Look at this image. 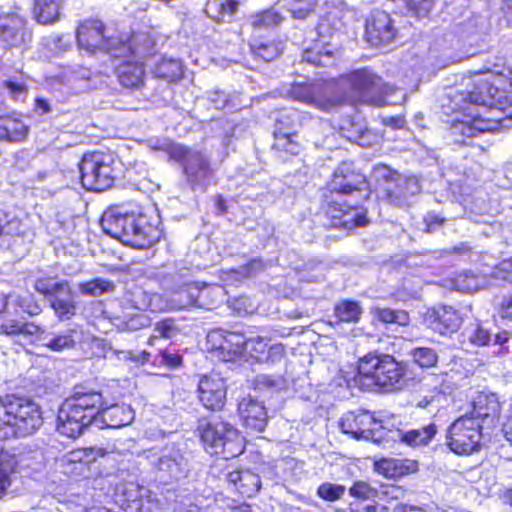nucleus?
I'll return each instance as SVG.
<instances>
[{"instance_id":"obj_1","label":"nucleus","mask_w":512,"mask_h":512,"mask_svg":"<svg viewBox=\"0 0 512 512\" xmlns=\"http://www.w3.org/2000/svg\"><path fill=\"white\" fill-rule=\"evenodd\" d=\"M365 192L364 200L372 194L368 175L351 159L340 161L321 189L318 215L328 230L350 233L370 224L369 210L354 195Z\"/></svg>"},{"instance_id":"obj_2","label":"nucleus","mask_w":512,"mask_h":512,"mask_svg":"<svg viewBox=\"0 0 512 512\" xmlns=\"http://www.w3.org/2000/svg\"><path fill=\"white\" fill-rule=\"evenodd\" d=\"M157 213L138 205L110 206L102 215L103 231L122 244L135 249H148L160 241L163 230Z\"/></svg>"},{"instance_id":"obj_3","label":"nucleus","mask_w":512,"mask_h":512,"mask_svg":"<svg viewBox=\"0 0 512 512\" xmlns=\"http://www.w3.org/2000/svg\"><path fill=\"white\" fill-rule=\"evenodd\" d=\"M410 374L407 361L371 350L356 360L352 381L363 392L394 393L410 386Z\"/></svg>"},{"instance_id":"obj_4","label":"nucleus","mask_w":512,"mask_h":512,"mask_svg":"<svg viewBox=\"0 0 512 512\" xmlns=\"http://www.w3.org/2000/svg\"><path fill=\"white\" fill-rule=\"evenodd\" d=\"M144 37L141 33H120L107 35V26L99 18H86L79 21L76 29V42L88 54L105 52L113 57L136 55Z\"/></svg>"},{"instance_id":"obj_5","label":"nucleus","mask_w":512,"mask_h":512,"mask_svg":"<svg viewBox=\"0 0 512 512\" xmlns=\"http://www.w3.org/2000/svg\"><path fill=\"white\" fill-rule=\"evenodd\" d=\"M203 449L215 456L232 459L245 451V439L229 421L218 416L198 418L194 430Z\"/></svg>"},{"instance_id":"obj_6","label":"nucleus","mask_w":512,"mask_h":512,"mask_svg":"<svg viewBox=\"0 0 512 512\" xmlns=\"http://www.w3.org/2000/svg\"><path fill=\"white\" fill-rule=\"evenodd\" d=\"M464 102L479 106H512V76L488 70L474 73L463 97Z\"/></svg>"},{"instance_id":"obj_7","label":"nucleus","mask_w":512,"mask_h":512,"mask_svg":"<svg viewBox=\"0 0 512 512\" xmlns=\"http://www.w3.org/2000/svg\"><path fill=\"white\" fill-rule=\"evenodd\" d=\"M42 424V413L32 399L16 394L0 396V427H12L31 434Z\"/></svg>"},{"instance_id":"obj_8","label":"nucleus","mask_w":512,"mask_h":512,"mask_svg":"<svg viewBox=\"0 0 512 512\" xmlns=\"http://www.w3.org/2000/svg\"><path fill=\"white\" fill-rule=\"evenodd\" d=\"M113 157L102 151L85 152L78 162L79 179L87 191L101 192L111 188L117 177Z\"/></svg>"},{"instance_id":"obj_9","label":"nucleus","mask_w":512,"mask_h":512,"mask_svg":"<svg viewBox=\"0 0 512 512\" xmlns=\"http://www.w3.org/2000/svg\"><path fill=\"white\" fill-rule=\"evenodd\" d=\"M341 80L354 103H378L388 91L383 78L369 67L351 70L343 74Z\"/></svg>"},{"instance_id":"obj_10","label":"nucleus","mask_w":512,"mask_h":512,"mask_svg":"<svg viewBox=\"0 0 512 512\" xmlns=\"http://www.w3.org/2000/svg\"><path fill=\"white\" fill-rule=\"evenodd\" d=\"M482 438V424L471 415L462 414L448 426L445 443L454 454L467 456L480 451Z\"/></svg>"},{"instance_id":"obj_11","label":"nucleus","mask_w":512,"mask_h":512,"mask_svg":"<svg viewBox=\"0 0 512 512\" xmlns=\"http://www.w3.org/2000/svg\"><path fill=\"white\" fill-rule=\"evenodd\" d=\"M34 289L49 301L50 308L60 321L76 315L77 305L71 298L73 292L68 280L55 281L52 276H41L34 282Z\"/></svg>"},{"instance_id":"obj_12","label":"nucleus","mask_w":512,"mask_h":512,"mask_svg":"<svg viewBox=\"0 0 512 512\" xmlns=\"http://www.w3.org/2000/svg\"><path fill=\"white\" fill-rule=\"evenodd\" d=\"M57 419L59 433L75 439L94 421L98 420V416L67 398L58 412Z\"/></svg>"},{"instance_id":"obj_13","label":"nucleus","mask_w":512,"mask_h":512,"mask_svg":"<svg viewBox=\"0 0 512 512\" xmlns=\"http://www.w3.org/2000/svg\"><path fill=\"white\" fill-rule=\"evenodd\" d=\"M289 93L294 100L324 112L336 109L344 102L341 97L331 96L325 85L314 82L294 83L291 85Z\"/></svg>"},{"instance_id":"obj_14","label":"nucleus","mask_w":512,"mask_h":512,"mask_svg":"<svg viewBox=\"0 0 512 512\" xmlns=\"http://www.w3.org/2000/svg\"><path fill=\"white\" fill-rule=\"evenodd\" d=\"M143 42L139 46L136 55L122 56L121 59L113 68V73L119 85L126 90L135 91L141 90L146 85L147 78V65L144 60L137 58L140 54L141 47L148 40L145 34Z\"/></svg>"},{"instance_id":"obj_15","label":"nucleus","mask_w":512,"mask_h":512,"mask_svg":"<svg viewBox=\"0 0 512 512\" xmlns=\"http://www.w3.org/2000/svg\"><path fill=\"white\" fill-rule=\"evenodd\" d=\"M210 350L218 352L223 361H234L244 355L247 346L254 341L246 339L240 332H232L224 329H213L207 335Z\"/></svg>"},{"instance_id":"obj_16","label":"nucleus","mask_w":512,"mask_h":512,"mask_svg":"<svg viewBox=\"0 0 512 512\" xmlns=\"http://www.w3.org/2000/svg\"><path fill=\"white\" fill-rule=\"evenodd\" d=\"M468 407V411L464 414L471 415L473 420H480L482 426L484 424L494 426L500 421L503 401H501L497 393L489 390H481L476 392L471 398Z\"/></svg>"},{"instance_id":"obj_17","label":"nucleus","mask_w":512,"mask_h":512,"mask_svg":"<svg viewBox=\"0 0 512 512\" xmlns=\"http://www.w3.org/2000/svg\"><path fill=\"white\" fill-rule=\"evenodd\" d=\"M396 35L394 20L388 12L375 9L366 18L364 39L370 46H385L394 41Z\"/></svg>"},{"instance_id":"obj_18","label":"nucleus","mask_w":512,"mask_h":512,"mask_svg":"<svg viewBox=\"0 0 512 512\" xmlns=\"http://www.w3.org/2000/svg\"><path fill=\"white\" fill-rule=\"evenodd\" d=\"M196 393L200 404L206 410L219 412L224 409L227 386L225 380L218 374L210 373L200 376Z\"/></svg>"},{"instance_id":"obj_19","label":"nucleus","mask_w":512,"mask_h":512,"mask_svg":"<svg viewBox=\"0 0 512 512\" xmlns=\"http://www.w3.org/2000/svg\"><path fill=\"white\" fill-rule=\"evenodd\" d=\"M291 115L283 114L277 120V127L273 133V144L272 150L276 157L282 161H288L291 158L298 156L303 145L298 139L297 132L290 127L292 125L288 123Z\"/></svg>"},{"instance_id":"obj_20","label":"nucleus","mask_w":512,"mask_h":512,"mask_svg":"<svg viewBox=\"0 0 512 512\" xmlns=\"http://www.w3.org/2000/svg\"><path fill=\"white\" fill-rule=\"evenodd\" d=\"M426 320L434 332L443 336L457 332L462 324L459 312L448 305H438L429 309L426 313Z\"/></svg>"},{"instance_id":"obj_21","label":"nucleus","mask_w":512,"mask_h":512,"mask_svg":"<svg viewBox=\"0 0 512 512\" xmlns=\"http://www.w3.org/2000/svg\"><path fill=\"white\" fill-rule=\"evenodd\" d=\"M419 461L412 458L382 457L374 461V471L386 479H401L419 471Z\"/></svg>"},{"instance_id":"obj_22","label":"nucleus","mask_w":512,"mask_h":512,"mask_svg":"<svg viewBox=\"0 0 512 512\" xmlns=\"http://www.w3.org/2000/svg\"><path fill=\"white\" fill-rule=\"evenodd\" d=\"M340 133L362 147H371L381 138L376 130L369 128L364 119L359 117H346L340 125Z\"/></svg>"},{"instance_id":"obj_23","label":"nucleus","mask_w":512,"mask_h":512,"mask_svg":"<svg viewBox=\"0 0 512 512\" xmlns=\"http://www.w3.org/2000/svg\"><path fill=\"white\" fill-rule=\"evenodd\" d=\"M302 61L315 67L332 68L340 61L339 49L321 39H315L302 51Z\"/></svg>"},{"instance_id":"obj_24","label":"nucleus","mask_w":512,"mask_h":512,"mask_svg":"<svg viewBox=\"0 0 512 512\" xmlns=\"http://www.w3.org/2000/svg\"><path fill=\"white\" fill-rule=\"evenodd\" d=\"M238 414L247 429L255 432L264 431L268 416L262 402L251 396L243 397L238 403Z\"/></svg>"},{"instance_id":"obj_25","label":"nucleus","mask_w":512,"mask_h":512,"mask_svg":"<svg viewBox=\"0 0 512 512\" xmlns=\"http://www.w3.org/2000/svg\"><path fill=\"white\" fill-rule=\"evenodd\" d=\"M376 419L368 411H349L345 413L339 422L343 433L355 439L368 438L373 433Z\"/></svg>"},{"instance_id":"obj_26","label":"nucleus","mask_w":512,"mask_h":512,"mask_svg":"<svg viewBox=\"0 0 512 512\" xmlns=\"http://www.w3.org/2000/svg\"><path fill=\"white\" fill-rule=\"evenodd\" d=\"M497 119L484 118L481 115H471L470 120H454L451 125V134L454 141L464 143L465 138L475 137L480 133L494 129Z\"/></svg>"},{"instance_id":"obj_27","label":"nucleus","mask_w":512,"mask_h":512,"mask_svg":"<svg viewBox=\"0 0 512 512\" xmlns=\"http://www.w3.org/2000/svg\"><path fill=\"white\" fill-rule=\"evenodd\" d=\"M26 20L15 13L0 15V41L8 47H18L25 42Z\"/></svg>"},{"instance_id":"obj_28","label":"nucleus","mask_w":512,"mask_h":512,"mask_svg":"<svg viewBox=\"0 0 512 512\" xmlns=\"http://www.w3.org/2000/svg\"><path fill=\"white\" fill-rule=\"evenodd\" d=\"M487 282V276L471 269L455 271L443 279V285L451 290L471 294L477 292Z\"/></svg>"},{"instance_id":"obj_29","label":"nucleus","mask_w":512,"mask_h":512,"mask_svg":"<svg viewBox=\"0 0 512 512\" xmlns=\"http://www.w3.org/2000/svg\"><path fill=\"white\" fill-rule=\"evenodd\" d=\"M372 177L376 187L386 184H393L395 187L394 189L384 188L381 196L382 200L389 204L397 203L400 200L399 182L401 174L396 169L385 163H377L372 167Z\"/></svg>"},{"instance_id":"obj_30","label":"nucleus","mask_w":512,"mask_h":512,"mask_svg":"<svg viewBox=\"0 0 512 512\" xmlns=\"http://www.w3.org/2000/svg\"><path fill=\"white\" fill-rule=\"evenodd\" d=\"M8 296H4L0 303V334L5 336H34L42 330L40 326L33 322H22L17 319H7L10 315L8 311Z\"/></svg>"},{"instance_id":"obj_31","label":"nucleus","mask_w":512,"mask_h":512,"mask_svg":"<svg viewBox=\"0 0 512 512\" xmlns=\"http://www.w3.org/2000/svg\"><path fill=\"white\" fill-rule=\"evenodd\" d=\"M30 126L22 117L14 114L0 116V142L8 144L22 143L27 140Z\"/></svg>"},{"instance_id":"obj_32","label":"nucleus","mask_w":512,"mask_h":512,"mask_svg":"<svg viewBox=\"0 0 512 512\" xmlns=\"http://www.w3.org/2000/svg\"><path fill=\"white\" fill-rule=\"evenodd\" d=\"M285 50V42L281 38L256 37L249 42V51L257 61L268 63Z\"/></svg>"},{"instance_id":"obj_33","label":"nucleus","mask_w":512,"mask_h":512,"mask_svg":"<svg viewBox=\"0 0 512 512\" xmlns=\"http://www.w3.org/2000/svg\"><path fill=\"white\" fill-rule=\"evenodd\" d=\"M134 419V410L126 404L103 405L98 415L104 427L117 429L129 425Z\"/></svg>"},{"instance_id":"obj_34","label":"nucleus","mask_w":512,"mask_h":512,"mask_svg":"<svg viewBox=\"0 0 512 512\" xmlns=\"http://www.w3.org/2000/svg\"><path fill=\"white\" fill-rule=\"evenodd\" d=\"M181 168L189 183H198L212 173L209 159L198 150H191Z\"/></svg>"},{"instance_id":"obj_35","label":"nucleus","mask_w":512,"mask_h":512,"mask_svg":"<svg viewBox=\"0 0 512 512\" xmlns=\"http://www.w3.org/2000/svg\"><path fill=\"white\" fill-rule=\"evenodd\" d=\"M226 480L242 497L250 498L261 488L260 477L248 469L230 471Z\"/></svg>"},{"instance_id":"obj_36","label":"nucleus","mask_w":512,"mask_h":512,"mask_svg":"<svg viewBox=\"0 0 512 512\" xmlns=\"http://www.w3.org/2000/svg\"><path fill=\"white\" fill-rule=\"evenodd\" d=\"M67 0H33L32 14L41 25H53L60 20L61 10Z\"/></svg>"},{"instance_id":"obj_37","label":"nucleus","mask_w":512,"mask_h":512,"mask_svg":"<svg viewBox=\"0 0 512 512\" xmlns=\"http://www.w3.org/2000/svg\"><path fill=\"white\" fill-rule=\"evenodd\" d=\"M438 434V426L430 422L422 427L402 431L399 434V441L411 448L428 446Z\"/></svg>"},{"instance_id":"obj_38","label":"nucleus","mask_w":512,"mask_h":512,"mask_svg":"<svg viewBox=\"0 0 512 512\" xmlns=\"http://www.w3.org/2000/svg\"><path fill=\"white\" fill-rule=\"evenodd\" d=\"M69 399L73 400L84 409L90 410L97 416L105 404L101 391L89 388L84 384L75 385Z\"/></svg>"},{"instance_id":"obj_39","label":"nucleus","mask_w":512,"mask_h":512,"mask_svg":"<svg viewBox=\"0 0 512 512\" xmlns=\"http://www.w3.org/2000/svg\"><path fill=\"white\" fill-rule=\"evenodd\" d=\"M151 73L156 79L175 83L184 77V67L178 59L162 57L154 64Z\"/></svg>"},{"instance_id":"obj_40","label":"nucleus","mask_w":512,"mask_h":512,"mask_svg":"<svg viewBox=\"0 0 512 512\" xmlns=\"http://www.w3.org/2000/svg\"><path fill=\"white\" fill-rule=\"evenodd\" d=\"M363 309L360 302L353 299H342L338 301L333 308V318L335 325L355 324L362 317Z\"/></svg>"},{"instance_id":"obj_41","label":"nucleus","mask_w":512,"mask_h":512,"mask_svg":"<svg viewBox=\"0 0 512 512\" xmlns=\"http://www.w3.org/2000/svg\"><path fill=\"white\" fill-rule=\"evenodd\" d=\"M284 20L283 15L274 7L258 10L251 14L249 26L253 31L275 28Z\"/></svg>"},{"instance_id":"obj_42","label":"nucleus","mask_w":512,"mask_h":512,"mask_svg":"<svg viewBox=\"0 0 512 512\" xmlns=\"http://www.w3.org/2000/svg\"><path fill=\"white\" fill-rule=\"evenodd\" d=\"M197 292L196 308L214 310L223 300V289L217 284H197Z\"/></svg>"},{"instance_id":"obj_43","label":"nucleus","mask_w":512,"mask_h":512,"mask_svg":"<svg viewBox=\"0 0 512 512\" xmlns=\"http://www.w3.org/2000/svg\"><path fill=\"white\" fill-rule=\"evenodd\" d=\"M197 293L196 283H184L172 292L171 301L179 310L196 308Z\"/></svg>"},{"instance_id":"obj_44","label":"nucleus","mask_w":512,"mask_h":512,"mask_svg":"<svg viewBox=\"0 0 512 512\" xmlns=\"http://www.w3.org/2000/svg\"><path fill=\"white\" fill-rule=\"evenodd\" d=\"M446 393L440 386H422L420 391L413 395L414 405L420 409H427L445 399Z\"/></svg>"},{"instance_id":"obj_45","label":"nucleus","mask_w":512,"mask_h":512,"mask_svg":"<svg viewBox=\"0 0 512 512\" xmlns=\"http://www.w3.org/2000/svg\"><path fill=\"white\" fill-rule=\"evenodd\" d=\"M373 317L383 324H397L407 326L410 322L409 313L402 309H392L389 307H375L372 310Z\"/></svg>"},{"instance_id":"obj_46","label":"nucleus","mask_w":512,"mask_h":512,"mask_svg":"<svg viewBox=\"0 0 512 512\" xmlns=\"http://www.w3.org/2000/svg\"><path fill=\"white\" fill-rule=\"evenodd\" d=\"M242 5L241 0H220L215 12L210 14V19L216 24H224L235 19Z\"/></svg>"},{"instance_id":"obj_47","label":"nucleus","mask_w":512,"mask_h":512,"mask_svg":"<svg viewBox=\"0 0 512 512\" xmlns=\"http://www.w3.org/2000/svg\"><path fill=\"white\" fill-rule=\"evenodd\" d=\"M118 327L123 331L133 332L146 327L151 324V319L142 310H136L132 313H126L123 316L117 317Z\"/></svg>"},{"instance_id":"obj_48","label":"nucleus","mask_w":512,"mask_h":512,"mask_svg":"<svg viewBox=\"0 0 512 512\" xmlns=\"http://www.w3.org/2000/svg\"><path fill=\"white\" fill-rule=\"evenodd\" d=\"M409 355L412 362L422 370L435 368L439 360L436 350L431 347H415Z\"/></svg>"},{"instance_id":"obj_49","label":"nucleus","mask_w":512,"mask_h":512,"mask_svg":"<svg viewBox=\"0 0 512 512\" xmlns=\"http://www.w3.org/2000/svg\"><path fill=\"white\" fill-rule=\"evenodd\" d=\"M284 383L285 379L281 375L259 374L253 378L251 386L255 391L273 392L279 390Z\"/></svg>"},{"instance_id":"obj_50","label":"nucleus","mask_w":512,"mask_h":512,"mask_svg":"<svg viewBox=\"0 0 512 512\" xmlns=\"http://www.w3.org/2000/svg\"><path fill=\"white\" fill-rule=\"evenodd\" d=\"M114 289L113 282L103 278H94L79 284L80 292L89 296H99L112 292Z\"/></svg>"},{"instance_id":"obj_51","label":"nucleus","mask_w":512,"mask_h":512,"mask_svg":"<svg viewBox=\"0 0 512 512\" xmlns=\"http://www.w3.org/2000/svg\"><path fill=\"white\" fill-rule=\"evenodd\" d=\"M13 304L16 312L27 314L30 317L37 316L42 312L39 300L32 293L18 295Z\"/></svg>"},{"instance_id":"obj_52","label":"nucleus","mask_w":512,"mask_h":512,"mask_svg":"<svg viewBox=\"0 0 512 512\" xmlns=\"http://www.w3.org/2000/svg\"><path fill=\"white\" fill-rule=\"evenodd\" d=\"M228 306L235 315L240 317L252 315L257 310L254 300L247 295H239L229 299Z\"/></svg>"},{"instance_id":"obj_53","label":"nucleus","mask_w":512,"mask_h":512,"mask_svg":"<svg viewBox=\"0 0 512 512\" xmlns=\"http://www.w3.org/2000/svg\"><path fill=\"white\" fill-rule=\"evenodd\" d=\"M348 492L352 498H355L358 501L374 500L379 495L377 488L363 480L355 481L349 488Z\"/></svg>"},{"instance_id":"obj_54","label":"nucleus","mask_w":512,"mask_h":512,"mask_svg":"<svg viewBox=\"0 0 512 512\" xmlns=\"http://www.w3.org/2000/svg\"><path fill=\"white\" fill-rule=\"evenodd\" d=\"M346 488L344 485L324 482L317 488V496L327 502H335L343 498Z\"/></svg>"},{"instance_id":"obj_55","label":"nucleus","mask_w":512,"mask_h":512,"mask_svg":"<svg viewBox=\"0 0 512 512\" xmlns=\"http://www.w3.org/2000/svg\"><path fill=\"white\" fill-rule=\"evenodd\" d=\"M489 276L493 280L512 283V255L500 259L492 267Z\"/></svg>"},{"instance_id":"obj_56","label":"nucleus","mask_w":512,"mask_h":512,"mask_svg":"<svg viewBox=\"0 0 512 512\" xmlns=\"http://www.w3.org/2000/svg\"><path fill=\"white\" fill-rule=\"evenodd\" d=\"M258 346H260V351L264 353L266 351V356L263 358L261 356L252 355L259 362H279L285 357V347L282 344H273L267 348V344L262 341L255 342Z\"/></svg>"},{"instance_id":"obj_57","label":"nucleus","mask_w":512,"mask_h":512,"mask_svg":"<svg viewBox=\"0 0 512 512\" xmlns=\"http://www.w3.org/2000/svg\"><path fill=\"white\" fill-rule=\"evenodd\" d=\"M179 331L174 318H164L154 324L155 335L152 338L170 339Z\"/></svg>"},{"instance_id":"obj_58","label":"nucleus","mask_w":512,"mask_h":512,"mask_svg":"<svg viewBox=\"0 0 512 512\" xmlns=\"http://www.w3.org/2000/svg\"><path fill=\"white\" fill-rule=\"evenodd\" d=\"M162 150L168 156L169 161L176 162L182 166L192 149L178 143L170 142L167 143Z\"/></svg>"},{"instance_id":"obj_59","label":"nucleus","mask_w":512,"mask_h":512,"mask_svg":"<svg viewBox=\"0 0 512 512\" xmlns=\"http://www.w3.org/2000/svg\"><path fill=\"white\" fill-rule=\"evenodd\" d=\"M492 335L490 331L477 323L469 335V342L476 347H485L490 344Z\"/></svg>"},{"instance_id":"obj_60","label":"nucleus","mask_w":512,"mask_h":512,"mask_svg":"<svg viewBox=\"0 0 512 512\" xmlns=\"http://www.w3.org/2000/svg\"><path fill=\"white\" fill-rule=\"evenodd\" d=\"M158 365L174 370L183 365V356L179 353H171L168 350H160L158 353Z\"/></svg>"},{"instance_id":"obj_61","label":"nucleus","mask_w":512,"mask_h":512,"mask_svg":"<svg viewBox=\"0 0 512 512\" xmlns=\"http://www.w3.org/2000/svg\"><path fill=\"white\" fill-rule=\"evenodd\" d=\"M75 345L73 337L69 334L58 335L53 337L47 344L46 347L52 351H62L66 348H72Z\"/></svg>"},{"instance_id":"obj_62","label":"nucleus","mask_w":512,"mask_h":512,"mask_svg":"<svg viewBox=\"0 0 512 512\" xmlns=\"http://www.w3.org/2000/svg\"><path fill=\"white\" fill-rule=\"evenodd\" d=\"M445 221L446 219L441 215L436 214L434 212H429L423 218V222L425 225L423 231L426 233H432L441 226H443Z\"/></svg>"},{"instance_id":"obj_63","label":"nucleus","mask_w":512,"mask_h":512,"mask_svg":"<svg viewBox=\"0 0 512 512\" xmlns=\"http://www.w3.org/2000/svg\"><path fill=\"white\" fill-rule=\"evenodd\" d=\"M496 311L502 320L512 321V292L502 298Z\"/></svg>"},{"instance_id":"obj_64","label":"nucleus","mask_w":512,"mask_h":512,"mask_svg":"<svg viewBox=\"0 0 512 512\" xmlns=\"http://www.w3.org/2000/svg\"><path fill=\"white\" fill-rule=\"evenodd\" d=\"M87 462L96 461L98 458H103L108 454L105 447H84L79 450Z\"/></svg>"}]
</instances>
